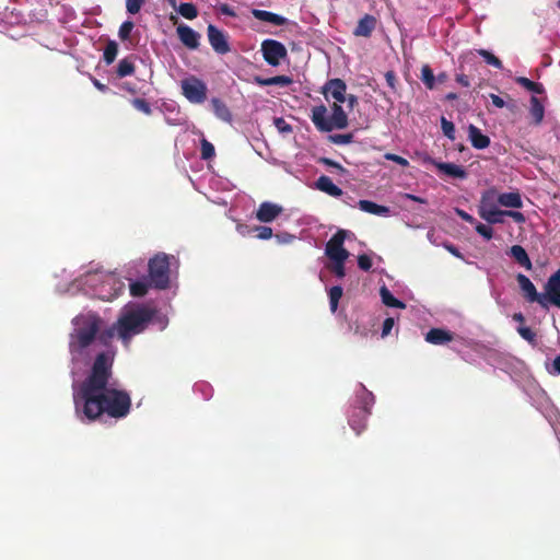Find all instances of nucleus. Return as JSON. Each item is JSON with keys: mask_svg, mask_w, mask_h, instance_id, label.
<instances>
[{"mask_svg": "<svg viewBox=\"0 0 560 560\" xmlns=\"http://www.w3.org/2000/svg\"><path fill=\"white\" fill-rule=\"evenodd\" d=\"M101 325L102 318L97 314H80L72 319L73 328L69 336L73 376L94 359L88 378L81 384L74 378L72 384L75 410L82 411L89 420L102 415L124 418L131 406V398L127 392L106 387L112 374L115 351L110 345L97 338Z\"/></svg>", "mask_w": 560, "mask_h": 560, "instance_id": "obj_1", "label": "nucleus"}, {"mask_svg": "<svg viewBox=\"0 0 560 560\" xmlns=\"http://www.w3.org/2000/svg\"><path fill=\"white\" fill-rule=\"evenodd\" d=\"M151 322L159 325L160 330H163L167 326L168 319L165 315L159 314L148 305L127 304L120 311L117 322L105 330H102V327H100L96 335L97 338L103 339L107 345L117 335L124 346L128 347L131 338L142 332Z\"/></svg>", "mask_w": 560, "mask_h": 560, "instance_id": "obj_2", "label": "nucleus"}, {"mask_svg": "<svg viewBox=\"0 0 560 560\" xmlns=\"http://www.w3.org/2000/svg\"><path fill=\"white\" fill-rule=\"evenodd\" d=\"M78 288L103 301H110L121 294L126 288L125 282L114 272H89L78 280Z\"/></svg>", "mask_w": 560, "mask_h": 560, "instance_id": "obj_3", "label": "nucleus"}, {"mask_svg": "<svg viewBox=\"0 0 560 560\" xmlns=\"http://www.w3.org/2000/svg\"><path fill=\"white\" fill-rule=\"evenodd\" d=\"M170 256L158 254L149 261V278L158 289H165L170 283Z\"/></svg>", "mask_w": 560, "mask_h": 560, "instance_id": "obj_4", "label": "nucleus"}, {"mask_svg": "<svg viewBox=\"0 0 560 560\" xmlns=\"http://www.w3.org/2000/svg\"><path fill=\"white\" fill-rule=\"evenodd\" d=\"M180 88L183 95L190 103L201 104L207 98L208 89L206 83L194 75L182 80Z\"/></svg>", "mask_w": 560, "mask_h": 560, "instance_id": "obj_5", "label": "nucleus"}, {"mask_svg": "<svg viewBox=\"0 0 560 560\" xmlns=\"http://www.w3.org/2000/svg\"><path fill=\"white\" fill-rule=\"evenodd\" d=\"M347 234V231L340 230L326 243L325 255L329 261H346L348 259L349 252L343 247Z\"/></svg>", "mask_w": 560, "mask_h": 560, "instance_id": "obj_6", "label": "nucleus"}, {"mask_svg": "<svg viewBox=\"0 0 560 560\" xmlns=\"http://www.w3.org/2000/svg\"><path fill=\"white\" fill-rule=\"evenodd\" d=\"M261 51L266 62L272 67L279 66L281 60L287 57L285 46L275 39H265L261 44Z\"/></svg>", "mask_w": 560, "mask_h": 560, "instance_id": "obj_7", "label": "nucleus"}, {"mask_svg": "<svg viewBox=\"0 0 560 560\" xmlns=\"http://www.w3.org/2000/svg\"><path fill=\"white\" fill-rule=\"evenodd\" d=\"M516 280L527 301L537 302L540 306L547 307V298L537 292L536 287L527 276L518 273Z\"/></svg>", "mask_w": 560, "mask_h": 560, "instance_id": "obj_8", "label": "nucleus"}, {"mask_svg": "<svg viewBox=\"0 0 560 560\" xmlns=\"http://www.w3.org/2000/svg\"><path fill=\"white\" fill-rule=\"evenodd\" d=\"M423 162L434 165L441 173L448 177L458 179H465L467 177V172L465 171V168L455 163L440 162L431 158L430 155H425L423 158Z\"/></svg>", "mask_w": 560, "mask_h": 560, "instance_id": "obj_9", "label": "nucleus"}, {"mask_svg": "<svg viewBox=\"0 0 560 560\" xmlns=\"http://www.w3.org/2000/svg\"><path fill=\"white\" fill-rule=\"evenodd\" d=\"M208 39L213 50L220 55H224L230 51V46L225 34L212 24L208 25L207 28Z\"/></svg>", "mask_w": 560, "mask_h": 560, "instance_id": "obj_10", "label": "nucleus"}, {"mask_svg": "<svg viewBox=\"0 0 560 560\" xmlns=\"http://www.w3.org/2000/svg\"><path fill=\"white\" fill-rule=\"evenodd\" d=\"M505 217L512 218L516 223L525 222V215L522 212L514 210H501L500 208L493 211H488V213L481 219L489 224H500L504 222Z\"/></svg>", "mask_w": 560, "mask_h": 560, "instance_id": "obj_11", "label": "nucleus"}, {"mask_svg": "<svg viewBox=\"0 0 560 560\" xmlns=\"http://www.w3.org/2000/svg\"><path fill=\"white\" fill-rule=\"evenodd\" d=\"M547 303L550 302L560 308V270L550 276L545 285Z\"/></svg>", "mask_w": 560, "mask_h": 560, "instance_id": "obj_12", "label": "nucleus"}, {"mask_svg": "<svg viewBox=\"0 0 560 560\" xmlns=\"http://www.w3.org/2000/svg\"><path fill=\"white\" fill-rule=\"evenodd\" d=\"M283 208L277 203L270 201H264L260 203L256 218L259 222L269 223L272 222L281 212Z\"/></svg>", "mask_w": 560, "mask_h": 560, "instance_id": "obj_13", "label": "nucleus"}, {"mask_svg": "<svg viewBox=\"0 0 560 560\" xmlns=\"http://www.w3.org/2000/svg\"><path fill=\"white\" fill-rule=\"evenodd\" d=\"M179 40L189 49L199 47L200 34L190 26L180 24L176 28Z\"/></svg>", "mask_w": 560, "mask_h": 560, "instance_id": "obj_14", "label": "nucleus"}, {"mask_svg": "<svg viewBox=\"0 0 560 560\" xmlns=\"http://www.w3.org/2000/svg\"><path fill=\"white\" fill-rule=\"evenodd\" d=\"M347 85L341 79H332L325 85L326 97H332L337 103L346 102Z\"/></svg>", "mask_w": 560, "mask_h": 560, "instance_id": "obj_15", "label": "nucleus"}, {"mask_svg": "<svg viewBox=\"0 0 560 560\" xmlns=\"http://www.w3.org/2000/svg\"><path fill=\"white\" fill-rule=\"evenodd\" d=\"M327 109L324 105L316 106L312 110V121L319 131H331L330 118L326 117Z\"/></svg>", "mask_w": 560, "mask_h": 560, "instance_id": "obj_16", "label": "nucleus"}, {"mask_svg": "<svg viewBox=\"0 0 560 560\" xmlns=\"http://www.w3.org/2000/svg\"><path fill=\"white\" fill-rule=\"evenodd\" d=\"M315 187L331 197H341L343 195L342 189L334 184L332 179L326 175H322L317 178Z\"/></svg>", "mask_w": 560, "mask_h": 560, "instance_id": "obj_17", "label": "nucleus"}, {"mask_svg": "<svg viewBox=\"0 0 560 560\" xmlns=\"http://www.w3.org/2000/svg\"><path fill=\"white\" fill-rule=\"evenodd\" d=\"M252 14L255 19L259 21L271 23L277 26H282L288 23L287 18L266 10L253 9Z\"/></svg>", "mask_w": 560, "mask_h": 560, "instance_id": "obj_18", "label": "nucleus"}, {"mask_svg": "<svg viewBox=\"0 0 560 560\" xmlns=\"http://www.w3.org/2000/svg\"><path fill=\"white\" fill-rule=\"evenodd\" d=\"M210 105H211V109L214 114V116L224 121V122H232L233 120V116H232V113L230 110V108L228 107V105L220 98L218 97H212L210 100Z\"/></svg>", "mask_w": 560, "mask_h": 560, "instance_id": "obj_19", "label": "nucleus"}, {"mask_svg": "<svg viewBox=\"0 0 560 560\" xmlns=\"http://www.w3.org/2000/svg\"><path fill=\"white\" fill-rule=\"evenodd\" d=\"M358 207L361 211L374 214L377 217H389L390 215V209L386 206L377 205L374 201L371 200H359Z\"/></svg>", "mask_w": 560, "mask_h": 560, "instance_id": "obj_20", "label": "nucleus"}, {"mask_svg": "<svg viewBox=\"0 0 560 560\" xmlns=\"http://www.w3.org/2000/svg\"><path fill=\"white\" fill-rule=\"evenodd\" d=\"M498 205L511 208L521 209L523 207V200L518 191L502 192L497 197Z\"/></svg>", "mask_w": 560, "mask_h": 560, "instance_id": "obj_21", "label": "nucleus"}, {"mask_svg": "<svg viewBox=\"0 0 560 560\" xmlns=\"http://www.w3.org/2000/svg\"><path fill=\"white\" fill-rule=\"evenodd\" d=\"M376 26V19L373 15L365 14L359 20L357 27L353 31L355 36L369 37Z\"/></svg>", "mask_w": 560, "mask_h": 560, "instance_id": "obj_22", "label": "nucleus"}, {"mask_svg": "<svg viewBox=\"0 0 560 560\" xmlns=\"http://www.w3.org/2000/svg\"><path fill=\"white\" fill-rule=\"evenodd\" d=\"M468 138L471 142V145L478 150L486 149L490 144L489 137L483 135L481 130L474 125H469L468 127Z\"/></svg>", "mask_w": 560, "mask_h": 560, "instance_id": "obj_23", "label": "nucleus"}, {"mask_svg": "<svg viewBox=\"0 0 560 560\" xmlns=\"http://www.w3.org/2000/svg\"><path fill=\"white\" fill-rule=\"evenodd\" d=\"M453 340V334L441 328H432L425 335V341L432 345H445Z\"/></svg>", "mask_w": 560, "mask_h": 560, "instance_id": "obj_24", "label": "nucleus"}, {"mask_svg": "<svg viewBox=\"0 0 560 560\" xmlns=\"http://www.w3.org/2000/svg\"><path fill=\"white\" fill-rule=\"evenodd\" d=\"M329 118L332 129H345L348 126V116L338 103L332 105V114Z\"/></svg>", "mask_w": 560, "mask_h": 560, "instance_id": "obj_25", "label": "nucleus"}, {"mask_svg": "<svg viewBox=\"0 0 560 560\" xmlns=\"http://www.w3.org/2000/svg\"><path fill=\"white\" fill-rule=\"evenodd\" d=\"M497 203H498V201L494 196V191H486L485 194H482L480 203L478 207V213H479L480 218H483L485 214L488 213V211H493V210L498 209L499 207Z\"/></svg>", "mask_w": 560, "mask_h": 560, "instance_id": "obj_26", "label": "nucleus"}, {"mask_svg": "<svg viewBox=\"0 0 560 560\" xmlns=\"http://www.w3.org/2000/svg\"><path fill=\"white\" fill-rule=\"evenodd\" d=\"M510 255L520 264L522 267H524L526 270L533 269V264L529 259L528 254L521 245H513L510 248Z\"/></svg>", "mask_w": 560, "mask_h": 560, "instance_id": "obj_27", "label": "nucleus"}, {"mask_svg": "<svg viewBox=\"0 0 560 560\" xmlns=\"http://www.w3.org/2000/svg\"><path fill=\"white\" fill-rule=\"evenodd\" d=\"M357 399L364 411H369V409L374 404V395L369 392L362 384L359 385V390L357 392Z\"/></svg>", "mask_w": 560, "mask_h": 560, "instance_id": "obj_28", "label": "nucleus"}, {"mask_svg": "<svg viewBox=\"0 0 560 560\" xmlns=\"http://www.w3.org/2000/svg\"><path fill=\"white\" fill-rule=\"evenodd\" d=\"M380 295H381L382 302L388 307H397V308L406 307V304L404 302L399 301L398 299H396L385 285H383L380 289Z\"/></svg>", "mask_w": 560, "mask_h": 560, "instance_id": "obj_29", "label": "nucleus"}, {"mask_svg": "<svg viewBox=\"0 0 560 560\" xmlns=\"http://www.w3.org/2000/svg\"><path fill=\"white\" fill-rule=\"evenodd\" d=\"M530 116L534 119V122L536 125H539L545 115V108L544 105L540 103V101L536 96H532L530 98V108H529Z\"/></svg>", "mask_w": 560, "mask_h": 560, "instance_id": "obj_30", "label": "nucleus"}, {"mask_svg": "<svg viewBox=\"0 0 560 560\" xmlns=\"http://www.w3.org/2000/svg\"><path fill=\"white\" fill-rule=\"evenodd\" d=\"M256 82L259 85L262 86H269V85H280V86H288L291 84L292 80L291 78L287 75H276L267 79L256 78Z\"/></svg>", "mask_w": 560, "mask_h": 560, "instance_id": "obj_31", "label": "nucleus"}, {"mask_svg": "<svg viewBox=\"0 0 560 560\" xmlns=\"http://www.w3.org/2000/svg\"><path fill=\"white\" fill-rule=\"evenodd\" d=\"M516 82L533 93L542 94L545 92V88L541 83L534 82L525 77H518Z\"/></svg>", "mask_w": 560, "mask_h": 560, "instance_id": "obj_32", "label": "nucleus"}, {"mask_svg": "<svg viewBox=\"0 0 560 560\" xmlns=\"http://www.w3.org/2000/svg\"><path fill=\"white\" fill-rule=\"evenodd\" d=\"M176 11L182 16H184L185 19H188V20H194L198 16V10H197L196 5L192 3H189V2L180 3L178 5V8H176Z\"/></svg>", "mask_w": 560, "mask_h": 560, "instance_id": "obj_33", "label": "nucleus"}, {"mask_svg": "<svg viewBox=\"0 0 560 560\" xmlns=\"http://www.w3.org/2000/svg\"><path fill=\"white\" fill-rule=\"evenodd\" d=\"M342 288L340 285H334L328 291L329 296V307L332 313L337 311L339 300L342 296Z\"/></svg>", "mask_w": 560, "mask_h": 560, "instance_id": "obj_34", "label": "nucleus"}, {"mask_svg": "<svg viewBox=\"0 0 560 560\" xmlns=\"http://www.w3.org/2000/svg\"><path fill=\"white\" fill-rule=\"evenodd\" d=\"M135 71V67L131 60L124 58L118 62L117 74L119 78L131 75Z\"/></svg>", "mask_w": 560, "mask_h": 560, "instance_id": "obj_35", "label": "nucleus"}, {"mask_svg": "<svg viewBox=\"0 0 560 560\" xmlns=\"http://www.w3.org/2000/svg\"><path fill=\"white\" fill-rule=\"evenodd\" d=\"M421 80L429 90L434 89L435 77L428 65L423 66L421 69Z\"/></svg>", "mask_w": 560, "mask_h": 560, "instance_id": "obj_36", "label": "nucleus"}, {"mask_svg": "<svg viewBox=\"0 0 560 560\" xmlns=\"http://www.w3.org/2000/svg\"><path fill=\"white\" fill-rule=\"evenodd\" d=\"M477 52L479 56H481L483 58V60L488 65H490L497 69H502L503 66H502L501 60L498 57H495L492 52H490L489 50L479 49V50H477Z\"/></svg>", "mask_w": 560, "mask_h": 560, "instance_id": "obj_37", "label": "nucleus"}, {"mask_svg": "<svg viewBox=\"0 0 560 560\" xmlns=\"http://www.w3.org/2000/svg\"><path fill=\"white\" fill-rule=\"evenodd\" d=\"M200 151L202 160H210L215 155L214 147L206 138L200 140Z\"/></svg>", "mask_w": 560, "mask_h": 560, "instance_id": "obj_38", "label": "nucleus"}, {"mask_svg": "<svg viewBox=\"0 0 560 560\" xmlns=\"http://www.w3.org/2000/svg\"><path fill=\"white\" fill-rule=\"evenodd\" d=\"M117 52H118V46H117L116 42H109L104 49V54H103L104 61L107 65H110L115 60Z\"/></svg>", "mask_w": 560, "mask_h": 560, "instance_id": "obj_39", "label": "nucleus"}, {"mask_svg": "<svg viewBox=\"0 0 560 560\" xmlns=\"http://www.w3.org/2000/svg\"><path fill=\"white\" fill-rule=\"evenodd\" d=\"M346 261H329L327 268L339 279H342L346 276L345 270Z\"/></svg>", "mask_w": 560, "mask_h": 560, "instance_id": "obj_40", "label": "nucleus"}, {"mask_svg": "<svg viewBox=\"0 0 560 560\" xmlns=\"http://www.w3.org/2000/svg\"><path fill=\"white\" fill-rule=\"evenodd\" d=\"M130 287V293L133 296H142L148 291V285L145 282L142 281H135L129 284Z\"/></svg>", "mask_w": 560, "mask_h": 560, "instance_id": "obj_41", "label": "nucleus"}, {"mask_svg": "<svg viewBox=\"0 0 560 560\" xmlns=\"http://www.w3.org/2000/svg\"><path fill=\"white\" fill-rule=\"evenodd\" d=\"M441 127L445 137L451 140L455 139V126L452 121L447 120L445 117H442Z\"/></svg>", "mask_w": 560, "mask_h": 560, "instance_id": "obj_42", "label": "nucleus"}, {"mask_svg": "<svg viewBox=\"0 0 560 560\" xmlns=\"http://www.w3.org/2000/svg\"><path fill=\"white\" fill-rule=\"evenodd\" d=\"M335 144H349L353 142V133H337L329 137Z\"/></svg>", "mask_w": 560, "mask_h": 560, "instance_id": "obj_43", "label": "nucleus"}, {"mask_svg": "<svg viewBox=\"0 0 560 560\" xmlns=\"http://www.w3.org/2000/svg\"><path fill=\"white\" fill-rule=\"evenodd\" d=\"M475 229H476V232L487 241H490L493 236L492 229L486 224L477 222Z\"/></svg>", "mask_w": 560, "mask_h": 560, "instance_id": "obj_44", "label": "nucleus"}, {"mask_svg": "<svg viewBox=\"0 0 560 560\" xmlns=\"http://www.w3.org/2000/svg\"><path fill=\"white\" fill-rule=\"evenodd\" d=\"M133 28V23L131 21H125L118 31L119 38L126 40L129 38L130 33Z\"/></svg>", "mask_w": 560, "mask_h": 560, "instance_id": "obj_45", "label": "nucleus"}, {"mask_svg": "<svg viewBox=\"0 0 560 560\" xmlns=\"http://www.w3.org/2000/svg\"><path fill=\"white\" fill-rule=\"evenodd\" d=\"M275 126L280 133L287 135L292 132V126L287 122L282 117L275 119Z\"/></svg>", "mask_w": 560, "mask_h": 560, "instance_id": "obj_46", "label": "nucleus"}, {"mask_svg": "<svg viewBox=\"0 0 560 560\" xmlns=\"http://www.w3.org/2000/svg\"><path fill=\"white\" fill-rule=\"evenodd\" d=\"M143 3L144 0H126V10L129 14H137Z\"/></svg>", "mask_w": 560, "mask_h": 560, "instance_id": "obj_47", "label": "nucleus"}, {"mask_svg": "<svg viewBox=\"0 0 560 560\" xmlns=\"http://www.w3.org/2000/svg\"><path fill=\"white\" fill-rule=\"evenodd\" d=\"M132 105L136 109L144 113L145 115L151 114L150 104L143 98H135L132 100Z\"/></svg>", "mask_w": 560, "mask_h": 560, "instance_id": "obj_48", "label": "nucleus"}, {"mask_svg": "<svg viewBox=\"0 0 560 560\" xmlns=\"http://www.w3.org/2000/svg\"><path fill=\"white\" fill-rule=\"evenodd\" d=\"M517 331L523 339H525L529 342H533L536 338L535 332L529 327H526V326L518 327Z\"/></svg>", "mask_w": 560, "mask_h": 560, "instance_id": "obj_49", "label": "nucleus"}, {"mask_svg": "<svg viewBox=\"0 0 560 560\" xmlns=\"http://www.w3.org/2000/svg\"><path fill=\"white\" fill-rule=\"evenodd\" d=\"M358 266L364 271H369L372 267V260L370 256L363 254L358 257Z\"/></svg>", "mask_w": 560, "mask_h": 560, "instance_id": "obj_50", "label": "nucleus"}, {"mask_svg": "<svg viewBox=\"0 0 560 560\" xmlns=\"http://www.w3.org/2000/svg\"><path fill=\"white\" fill-rule=\"evenodd\" d=\"M384 158L388 161H393V162L399 164L402 167H407L409 165L408 160H406L405 158H402L400 155L394 154V153H385Z\"/></svg>", "mask_w": 560, "mask_h": 560, "instance_id": "obj_51", "label": "nucleus"}, {"mask_svg": "<svg viewBox=\"0 0 560 560\" xmlns=\"http://www.w3.org/2000/svg\"><path fill=\"white\" fill-rule=\"evenodd\" d=\"M256 231L259 240H269L272 236V229L269 226L260 225L256 228Z\"/></svg>", "mask_w": 560, "mask_h": 560, "instance_id": "obj_52", "label": "nucleus"}, {"mask_svg": "<svg viewBox=\"0 0 560 560\" xmlns=\"http://www.w3.org/2000/svg\"><path fill=\"white\" fill-rule=\"evenodd\" d=\"M394 318L388 317L384 320L383 327H382V337H386L390 334L393 327H394Z\"/></svg>", "mask_w": 560, "mask_h": 560, "instance_id": "obj_53", "label": "nucleus"}, {"mask_svg": "<svg viewBox=\"0 0 560 560\" xmlns=\"http://www.w3.org/2000/svg\"><path fill=\"white\" fill-rule=\"evenodd\" d=\"M455 212L464 221L471 223V224L477 223L476 219L472 215H470L469 213H467L466 211H464L463 209L456 208Z\"/></svg>", "mask_w": 560, "mask_h": 560, "instance_id": "obj_54", "label": "nucleus"}, {"mask_svg": "<svg viewBox=\"0 0 560 560\" xmlns=\"http://www.w3.org/2000/svg\"><path fill=\"white\" fill-rule=\"evenodd\" d=\"M548 371L550 374L560 375V354L553 359L551 369H548Z\"/></svg>", "mask_w": 560, "mask_h": 560, "instance_id": "obj_55", "label": "nucleus"}, {"mask_svg": "<svg viewBox=\"0 0 560 560\" xmlns=\"http://www.w3.org/2000/svg\"><path fill=\"white\" fill-rule=\"evenodd\" d=\"M490 98L495 107L502 108L505 106V102L499 95L490 94Z\"/></svg>", "mask_w": 560, "mask_h": 560, "instance_id": "obj_56", "label": "nucleus"}, {"mask_svg": "<svg viewBox=\"0 0 560 560\" xmlns=\"http://www.w3.org/2000/svg\"><path fill=\"white\" fill-rule=\"evenodd\" d=\"M324 163L330 167H334L336 170H338L340 173H345L346 170L337 162L332 161V160H329V159H324Z\"/></svg>", "mask_w": 560, "mask_h": 560, "instance_id": "obj_57", "label": "nucleus"}, {"mask_svg": "<svg viewBox=\"0 0 560 560\" xmlns=\"http://www.w3.org/2000/svg\"><path fill=\"white\" fill-rule=\"evenodd\" d=\"M220 12L228 16H234L235 12L229 4H221L220 5Z\"/></svg>", "mask_w": 560, "mask_h": 560, "instance_id": "obj_58", "label": "nucleus"}, {"mask_svg": "<svg viewBox=\"0 0 560 560\" xmlns=\"http://www.w3.org/2000/svg\"><path fill=\"white\" fill-rule=\"evenodd\" d=\"M444 247L455 257L463 258L462 254L453 244H445Z\"/></svg>", "mask_w": 560, "mask_h": 560, "instance_id": "obj_59", "label": "nucleus"}, {"mask_svg": "<svg viewBox=\"0 0 560 560\" xmlns=\"http://www.w3.org/2000/svg\"><path fill=\"white\" fill-rule=\"evenodd\" d=\"M456 81H457L460 85L466 86V88L470 85L469 79H468V77H467V75H465V74H457V75H456Z\"/></svg>", "mask_w": 560, "mask_h": 560, "instance_id": "obj_60", "label": "nucleus"}, {"mask_svg": "<svg viewBox=\"0 0 560 560\" xmlns=\"http://www.w3.org/2000/svg\"><path fill=\"white\" fill-rule=\"evenodd\" d=\"M276 237L280 244L290 243L294 238L291 234L276 235Z\"/></svg>", "mask_w": 560, "mask_h": 560, "instance_id": "obj_61", "label": "nucleus"}, {"mask_svg": "<svg viewBox=\"0 0 560 560\" xmlns=\"http://www.w3.org/2000/svg\"><path fill=\"white\" fill-rule=\"evenodd\" d=\"M385 79H386L387 84H388L392 89H394V88H395V81H396V79H395V74H394L392 71H388V72H386V74H385Z\"/></svg>", "mask_w": 560, "mask_h": 560, "instance_id": "obj_62", "label": "nucleus"}, {"mask_svg": "<svg viewBox=\"0 0 560 560\" xmlns=\"http://www.w3.org/2000/svg\"><path fill=\"white\" fill-rule=\"evenodd\" d=\"M345 103H347L348 107L350 109H352L354 107V105L358 103V98H357V96H354L352 94H350L348 96L346 95V102Z\"/></svg>", "mask_w": 560, "mask_h": 560, "instance_id": "obj_63", "label": "nucleus"}, {"mask_svg": "<svg viewBox=\"0 0 560 560\" xmlns=\"http://www.w3.org/2000/svg\"><path fill=\"white\" fill-rule=\"evenodd\" d=\"M404 198L416 201V202H420V203H427L425 199L418 197L416 195H412V194H404Z\"/></svg>", "mask_w": 560, "mask_h": 560, "instance_id": "obj_64", "label": "nucleus"}]
</instances>
